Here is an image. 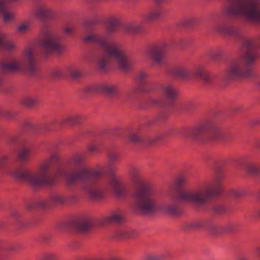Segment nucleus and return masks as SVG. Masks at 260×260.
<instances>
[{
    "label": "nucleus",
    "mask_w": 260,
    "mask_h": 260,
    "mask_svg": "<svg viewBox=\"0 0 260 260\" xmlns=\"http://www.w3.org/2000/svg\"><path fill=\"white\" fill-rule=\"evenodd\" d=\"M129 177L132 183L136 186L133 194L137 207L141 214L150 215L158 210L157 201L152 197L153 191L151 184L142 177L139 170L132 168L129 170Z\"/></svg>",
    "instance_id": "nucleus-1"
},
{
    "label": "nucleus",
    "mask_w": 260,
    "mask_h": 260,
    "mask_svg": "<svg viewBox=\"0 0 260 260\" xmlns=\"http://www.w3.org/2000/svg\"><path fill=\"white\" fill-rule=\"evenodd\" d=\"M57 159L58 156L54 155L46 160L41 165L37 174H33L28 170H16L12 173V176L18 180L27 181L34 189L42 185L54 186L57 178L49 175V169L52 160Z\"/></svg>",
    "instance_id": "nucleus-2"
},
{
    "label": "nucleus",
    "mask_w": 260,
    "mask_h": 260,
    "mask_svg": "<svg viewBox=\"0 0 260 260\" xmlns=\"http://www.w3.org/2000/svg\"><path fill=\"white\" fill-rule=\"evenodd\" d=\"M225 178L223 173L216 175L212 187H206L191 192H181L177 198L184 201H189L200 206L208 204L211 199L222 193L221 182Z\"/></svg>",
    "instance_id": "nucleus-3"
},
{
    "label": "nucleus",
    "mask_w": 260,
    "mask_h": 260,
    "mask_svg": "<svg viewBox=\"0 0 260 260\" xmlns=\"http://www.w3.org/2000/svg\"><path fill=\"white\" fill-rule=\"evenodd\" d=\"M104 48L106 50V54L101 57L98 62V66L100 70H105L111 60L114 61L118 67L123 71H127L131 69V58L122 49L119 44H114Z\"/></svg>",
    "instance_id": "nucleus-4"
},
{
    "label": "nucleus",
    "mask_w": 260,
    "mask_h": 260,
    "mask_svg": "<svg viewBox=\"0 0 260 260\" xmlns=\"http://www.w3.org/2000/svg\"><path fill=\"white\" fill-rule=\"evenodd\" d=\"M226 13L251 20H260V0H233L226 8Z\"/></svg>",
    "instance_id": "nucleus-5"
},
{
    "label": "nucleus",
    "mask_w": 260,
    "mask_h": 260,
    "mask_svg": "<svg viewBox=\"0 0 260 260\" xmlns=\"http://www.w3.org/2000/svg\"><path fill=\"white\" fill-rule=\"evenodd\" d=\"M1 68L5 71H18L26 70L32 73L37 70L36 61L34 51L26 49L21 59H13L1 63Z\"/></svg>",
    "instance_id": "nucleus-6"
},
{
    "label": "nucleus",
    "mask_w": 260,
    "mask_h": 260,
    "mask_svg": "<svg viewBox=\"0 0 260 260\" xmlns=\"http://www.w3.org/2000/svg\"><path fill=\"white\" fill-rule=\"evenodd\" d=\"M209 128L207 133V143L217 141H225L232 138V134L222 129L215 124L212 121L208 120Z\"/></svg>",
    "instance_id": "nucleus-7"
},
{
    "label": "nucleus",
    "mask_w": 260,
    "mask_h": 260,
    "mask_svg": "<svg viewBox=\"0 0 260 260\" xmlns=\"http://www.w3.org/2000/svg\"><path fill=\"white\" fill-rule=\"evenodd\" d=\"M39 46L46 53L51 51L60 52L64 49V47L58 42L57 36L53 33L46 34L40 42Z\"/></svg>",
    "instance_id": "nucleus-8"
},
{
    "label": "nucleus",
    "mask_w": 260,
    "mask_h": 260,
    "mask_svg": "<svg viewBox=\"0 0 260 260\" xmlns=\"http://www.w3.org/2000/svg\"><path fill=\"white\" fill-rule=\"evenodd\" d=\"M208 120L202 122L188 131L187 136L201 143H207Z\"/></svg>",
    "instance_id": "nucleus-9"
},
{
    "label": "nucleus",
    "mask_w": 260,
    "mask_h": 260,
    "mask_svg": "<svg viewBox=\"0 0 260 260\" xmlns=\"http://www.w3.org/2000/svg\"><path fill=\"white\" fill-rule=\"evenodd\" d=\"M242 64V60L241 59L232 61L224 73V79L229 81L243 77L244 72Z\"/></svg>",
    "instance_id": "nucleus-10"
},
{
    "label": "nucleus",
    "mask_w": 260,
    "mask_h": 260,
    "mask_svg": "<svg viewBox=\"0 0 260 260\" xmlns=\"http://www.w3.org/2000/svg\"><path fill=\"white\" fill-rule=\"evenodd\" d=\"M71 225L76 232L81 235H87L91 230L93 222L87 217H80L73 220Z\"/></svg>",
    "instance_id": "nucleus-11"
},
{
    "label": "nucleus",
    "mask_w": 260,
    "mask_h": 260,
    "mask_svg": "<svg viewBox=\"0 0 260 260\" xmlns=\"http://www.w3.org/2000/svg\"><path fill=\"white\" fill-rule=\"evenodd\" d=\"M167 48L165 43L152 45L149 48L147 54L156 64H161L164 62Z\"/></svg>",
    "instance_id": "nucleus-12"
},
{
    "label": "nucleus",
    "mask_w": 260,
    "mask_h": 260,
    "mask_svg": "<svg viewBox=\"0 0 260 260\" xmlns=\"http://www.w3.org/2000/svg\"><path fill=\"white\" fill-rule=\"evenodd\" d=\"M110 183L117 197L121 198L126 194L127 190L123 185L122 180L115 173H112L111 175Z\"/></svg>",
    "instance_id": "nucleus-13"
},
{
    "label": "nucleus",
    "mask_w": 260,
    "mask_h": 260,
    "mask_svg": "<svg viewBox=\"0 0 260 260\" xmlns=\"http://www.w3.org/2000/svg\"><path fill=\"white\" fill-rule=\"evenodd\" d=\"M80 180H86L88 183L99 178L102 173L98 171H93L87 169L82 168L76 172Z\"/></svg>",
    "instance_id": "nucleus-14"
},
{
    "label": "nucleus",
    "mask_w": 260,
    "mask_h": 260,
    "mask_svg": "<svg viewBox=\"0 0 260 260\" xmlns=\"http://www.w3.org/2000/svg\"><path fill=\"white\" fill-rule=\"evenodd\" d=\"M162 92L166 98L172 101H176L179 96V92L172 85H165L162 87Z\"/></svg>",
    "instance_id": "nucleus-15"
},
{
    "label": "nucleus",
    "mask_w": 260,
    "mask_h": 260,
    "mask_svg": "<svg viewBox=\"0 0 260 260\" xmlns=\"http://www.w3.org/2000/svg\"><path fill=\"white\" fill-rule=\"evenodd\" d=\"M85 188L91 199L98 200L104 198V192L95 185H88L85 187Z\"/></svg>",
    "instance_id": "nucleus-16"
},
{
    "label": "nucleus",
    "mask_w": 260,
    "mask_h": 260,
    "mask_svg": "<svg viewBox=\"0 0 260 260\" xmlns=\"http://www.w3.org/2000/svg\"><path fill=\"white\" fill-rule=\"evenodd\" d=\"M85 42H92L98 43L101 47L106 48L109 45L108 41L100 37L98 34H90L86 35L84 37Z\"/></svg>",
    "instance_id": "nucleus-17"
},
{
    "label": "nucleus",
    "mask_w": 260,
    "mask_h": 260,
    "mask_svg": "<svg viewBox=\"0 0 260 260\" xmlns=\"http://www.w3.org/2000/svg\"><path fill=\"white\" fill-rule=\"evenodd\" d=\"M49 203L51 207L53 206H61L66 204L68 201L66 196L58 193H54L49 198Z\"/></svg>",
    "instance_id": "nucleus-18"
},
{
    "label": "nucleus",
    "mask_w": 260,
    "mask_h": 260,
    "mask_svg": "<svg viewBox=\"0 0 260 260\" xmlns=\"http://www.w3.org/2000/svg\"><path fill=\"white\" fill-rule=\"evenodd\" d=\"M144 138L139 132H132L127 135V141L134 145H143Z\"/></svg>",
    "instance_id": "nucleus-19"
},
{
    "label": "nucleus",
    "mask_w": 260,
    "mask_h": 260,
    "mask_svg": "<svg viewBox=\"0 0 260 260\" xmlns=\"http://www.w3.org/2000/svg\"><path fill=\"white\" fill-rule=\"evenodd\" d=\"M246 172L252 176L257 177L260 175V166L254 162H248L245 165Z\"/></svg>",
    "instance_id": "nucleus-20"
},
{
    "label": "nucleus",
    "mask_w": 260,
    "mask_h": 260,
    "mask_svg": "<svg viewBox=\"0 0 260 260\" xmlns=\"http://www.w3.org/2000/svg\"><path fill=\"white\" fill-rule=\"evenodd\" d=\"M162 209L166 213L175 217H179L183 214V211L174 205L165 206Z\"/></svg>",
    "instance_id": "nucleus-21"
},
{
    "label": "nucleus",
    "mask_w": 260,
    "mask_h": 260,
    "mask_svg": "<svg viewBox=\"0 0 260 260\" xmlns=\"http://www.w3.org/2000/svg\"><path fill=\"white\" fill-rule=\"evenodd\" d=\"M175 76L181 78H187L192 77V70L186 67H181L174 70Z\"/></svg>",
    "instance_id": "nucleus-22"
},
{
    "label": "nucleus",
    "mask_w": 260,
    "mask_h": 260,
    "mask_svg": "<svg viewBox=\"0 0 260 260\" xmlns=\"http://www.w3.org/2000/svg\"><path fill=\"white\" fill-rule=\"evenodd\" d=\"M210 212L213 215L219 216L226 214L229 210L225 206L222 205L216 204L211 206Z\"/></svg>",
    "instance_id": "nucleus-23"
},
{
    "label": "nucleus",
    "mask_w": 260,
    "mask_h": 260,
    "mask_svg": "<svg viewBox=\"0 0 260 260\" xmlns=\"http://www.w3.org/2000/svg\"><path fill=\"white\" fill-rule=\"evenodd\" d=\"M6 3L5 1L0 0V12H3V20L5 22H8L14 18L15 14L11 12L4 10Z\"/></svg>",
    "instance_id": "nucleus-24"
},
{
    "label": "nucleus",
    "mask_w": 260,
    "mask_h": 260,
    "mask_svg": "<svg viewBox=\"0 0 260 260\" xmlns=\"http://www.w3.org/2000/svg\"><path fill=\"white\" fill-rule=\"evenodd\" d=\"M163 138L164 136L161 135H156L151 138H144L143 145L148 147L153 146L160 142Z\"/></svg>",
    "instance_id": "nucleus-25"
},
{
    "label": "nucleus",
    "mask_w": 260,
    "mask_h": 260,
    "mask_svg": "<svg viewBox=\"0 0 260 260\" xmlns=\"http://www.w3.org/2000/svg\"><path fill=\"white\" fill-rule=\"evenodd\" d=\"M82 121V118L78 115H71L63 120V122L70 126L79 124Z\"/></svg>",
    "instance_id": "nucleus-26"
},
{
    "label": "nucleus",
    "mask_w": 260,
    "mask_h": 260,
    "mask_svg": "<svg viewBox=\"0 0 260 260\" xmlns=\"http://www.w3.org/2000/svg\"><path fill=\"white\" fill-rule=\"evenodd\" d=\"M50 204L49 200H38L33 203L31 205L28 206L27 208L29 209L32 208H39V209H46L50 208Z\"/></svg>",
    "instance_id": "nucleus-27"
},
{
    "label": "nucleus",
    "mask_w": 260,
    "mask_h": 260,
    "mask_svg": "<svg viewBox=\"0 0 260 260\" xmlns=\"http://www.w3.org/2000/svg\"><path fill=\"white\" fill-rule=\"evenodd\" d=\"M187 183V178L184 175L178 176L174 183V187L176 190H180L185 186Z\"/></svg>",
    "instance_id": "nucleus-28"
},
{
    "label": "nucleus",
    "mask_w": 260,
    "mask_h": 260,
    "mask_svg": "<svg viewBox=\"0 0 260 260\" xmlns=\"http://www.w3.org/2000/svg\"><path fill=\"white\" fill-rule=\"evenodd\" d=\"M136 233L135 231L124 232L117 231L115 233V237L119 240H127L133 238L135 236Z\"/></svg>",
    "instance_id": "nucleus-29"
},
{
    "label": "nucleus",
    "mask_w": 260,
    "mask_h": 260,
    "mask_svg": "<svg viewBox=\"0 0 260 260\" xmlns=\"http://www.w3.org/2000/svg\"><path fill=\"white\" fill-rule=\"evenodd\" d=\"M164 14L160 9L153 10L145 15V18L148 20H154L159 18Z\"/></svg>",
    "instance_id": "nucleus-30"
},
{
    "label": "nucleus",
    "mask_w": 260,
    "mask_h": 260,
    "mask_svg": "<svg viewBox=\"0 0 260 260\" xmlns=\"http://www.w3.org/2000/svg\"><path fill=\"white\" fill-rule=\"evenodd\" d=\"M85 158L86 155L85 154H75L70 158L69 161L71 164H73L75 165H79L84 162Z\"/></svg>",
    "instance_id": "nucleus-31"
},
{
    "label": "nucleus",
    "mask_w": 260,
    "mask_h": 260,
    "mask_svg": "<svg viewBox=\"0 0 260 260\" xmlns=\"http://www.w3.org/2000/svg\"><path fill=\"white\" fill-rule=\"evenodd\" d=\"M181 112L196 113L198 112V107L192 102L186 103L183 106Z\"/></svg>",
    "instance_id": "nucleus-32"
},
{
    "label": "nucleus",
    "mask_w": 260,
    "mask_h": 260,
    "mask_svg": "<svg viewBox=\"0 0 260 260\" xmlns=\"http://www.w3.org/2000/svg\"><path fill=\"white\" fill-rule=\"evenodd\" d=\"M194 76L197 77H200L205 80L206 77H209V74L205 72L202 67H198L193 71H192V76Z\"/></svg>",
    "instance_id": "nucleus-33"
},
{
    "label": "nucleus",
    "mask_w": 260,
    "mask_h": 260,
    "mask_svg": "<svg viewBox=\"0 0 260 260\" xmlns=\"http://www.w3.org/2000/svg\"><path fill=\"white\" fill-rule=\"evenodd\" d=\"M103 90L105 92L110 95H117L120 92L118 87L115 85L105 86L104 87Z\"/></svg>",
    "instance_id": "nucleus-34"
},
{
    "label": "nucleus",
    "mask_w": 260,
    "mask_h": 260,
    "mask_svg": "<svg viewBox=\"0 0 260 260\" xmlns=\"http://www.w3.org/2000/svg\"><path fill=\"white\" fill-rule=\"evenodd\" d=\"M49 10L43 6L37 8L34 11L35 15L39 18H43L48 16L49 14Z\"/></svg>",
    "instance_id": "nucleus-35"
},
{
    "label": "nucleus",
    "mask_w": 260,
    "mask_h": 260,
    "mask_svg": "<svg viewBox=\"0 0 260 260\" xmlns=\"http://www.w3.org/2000/svg\"><path fill=\"white\" fill-rule=\"evenodd\" d=\"M22 104L28 107H31L39 103V100L35 97H27L24 98L21 101Z\"/></svg>",
    "instance_id": "nucleus-36"
},
{
    "label": "nucleus",
    "mask_w": 260,
    "mask_h": 260,
    "mask_svg": "<svg viewBox=\"0 0 260 260\" xmlns=\"http://www.w3.org/2000/svg\"><path fill=\"white\" fill-rule=\"evenodd\" d=\"M122 217L119 214H113L105 218L104 221L107 223H120L122 222Z\"/></svg>",
    "instance_id": "nucleus-37"
},
{
    "label": "nucleus",
    "mask_w": 260,
    "mask_h": 260,
    "mask_svg": "<svg viewBox=\"0 0 260 260\" xmlns=\"http://www.w3.org/2000/svg\"><path fill=\"white\" fill-rule=\"evenodd\" d=\"M208 230L210 234L213 236H220L223 234L222 226L211 225L208 226Z\"/></svg>",
    "instance_id": "nucleus-38"
},
{
    "label": "nucleus",
    "mask_w": 260,
    "mask_h": 260,
    "mask_svg": "<svg viewBox=\"0 0 260 260\" xmlns=\"http://www.w3.org/2000/svg\"><path fill=\"white\" fill-rule=\"evenodd\" d=\"M125 29L130 32H136L140 30L142 26L137 23L131 22L125 25Z\"/></svg>",
    "instance_id": "nucleus-39"
},
{
    "label": "nucleus",
    "mask_w": 260,
    "mask_h": 260,
    "mask_svg": "<svg viewBox=\"0 0 260 260\" xmlns=\"http://www.w3.org/2000/svg\"><path fill=\"white\" fill-rule=\"evenodd\" d=\"M223 234H234L238 231V226L236 224H229L222 226Z\"/></svg>",
    "instance_id": "nucleus-40"
},
{
    "label": "nucleus",
    "mask_w": 260,
    "mask_h": 260,
    "mask_svg": "<svg viewBox=\"0 0 260 260\" xmlns=\"http://www.w3.org/2000/svg\"><path fill=\"white\" fill-rule=\"evenodd\" d=\"M256 58V55L252 52H247L246 53L244 56V61L245 63L248 65L252 64L254 62Z\"/></svg>",
    "instance_id": "nucleus-41"
},
{
    "label": "nucleus",
    "mask_w": 260,
    "mask_h": 260,
    "mask_svg": "<svg viewBox=\"0 0 260 260\" xmlns=\"http://www.w3.org/2000/svg\"><path fill=\"white\" fill-rule=\"evenodd\" d=\"M80 179L76 172L71 174L69 175L67 180V184L69 186H72Z\"/></svg>",
    "instance_id": "nucleus-42"
},
{
    "label": "nucleus",
    "mask_w": 260,
    "mask_h": 260,
    "mask_svg": "<svg viewBox=\"0 0 260 260\" xmlns=\"http://www.w3.org/2000/svg\"><path fill=\"white\" fill-rule=\"evenodd\" d=\"M29 150L28 149H23L18 153V158L21 161H24L27 158L29 154Z\"/></svg>",
    "instance_id": "nucleus-43"
},
{
    "label": "nucleus",
    "mask_w": 260,
    "mask_h": 260,
    "mask_svg": "<svg viewBox=\"0 0 260 260\" xmlns=\"http://www.w3.org/2000/svg\"><path fill=\"white\" fill-rule=\"evenodd\" d=\"M119 25V21L116 18L111 19L108 24V29L109 31H112L117 27Z\"/></svg>",
    "instance_id": "nucleus-44"
},
{
    "label": "nucleus",
    "mask_w": 260,
    "mask_h": 260,
    "mask_svg": "<svg viewBox=\"0 0 260 260\" xmlns=\"http://www.w3.org/2000/svg\"><path fill=\"white\" fill-rule=\"evenodd\" d=\"M119 154L116 152H110L108 153L107 157L110 164H114L118 161Z\"/></svg>",
    "instance_id": "nucleus-45"
},
{
    "label": "nucleus",
    "mask_w": 260,
    "mask_h": 260,
    "mask_svg": "<svg viewBox=\"0 0 260 260\" xmlns=\"http://www.w3.org/2000/svg\"><path fill=\"white\" fill-rule=\"evenodd\" d=\"M11 216L16 220V224L19 225L21 224V216L20 214L18 212L16 211H12L11 213Z\"/></svg>",
    "instance_id": "nucleus-46"
},
{
    "label": "nucleus",
    "mask_w": 260,
    "mask_h": 260,
    "mask_svg": "<svg viewBox=\"0 0 260 260\" xmlns=\"http://www.w3.org/2000/svg\"><path fill=\"white\" fill-rule=\"evenodd\" d=\"M3 47L7 51H11L16 48V44L10 41H4Z\"/></svg>",
    "instance_id": "nucleus-47"
},
{
    "label": "nucleus",
    "mask_w": 260,
    "mask_h": 260,
    "mask_svg": "<svg viewBox=\"0 0 260 260\" xmlns=\"http://www.w3.org/2000/svg\"><path fill=\"white\" fill-rule=\"evenodd\" d=\"M41 260H58V259L54 254L45 253L42 255Z\"/></svg>",
    "instance_id": "nucleus-48"
},
{
    "label": "nucleus",
    "mask_w": 260,
    "mask_h": 260,
    "mask_svg": "<svg viewBox=\"0 0 260 260\" xmlns=\"http://www.w3.org/2000/svg\"><path fill=\"white\" fill-rule=\"evenodd\" d=\"M176 44L179 47L183 48L189 44V41L185 39H180L176 42Z\"/></svg>",
    "instance_id": "nucleus-49"
},
{
    "label": "nucleus",
    "mask_w": 260,
    "mask_h": 260,
    "mask_svg": "<svg viewBox=\"0 0 260 260\" xmlns=\"http://www.w3.org/2000/svg\"><path fill=\"white\" fill-rule=\"evenodd\" d=\"M30 28V25L29 24L27 23H23L21 25H20L18 27V30L19 32L23 33L27 31H28Z\"/></svg>",
    "instance_id": "nucleus-50"
},
{
    "label": "nucleus",
    "mask_w": 260,
    "mask_h": 260,
    "mask_svg": "<svg viewBox=\"0 0 260 260\" xmlns=\"http://www.w3.org/2000/svg\"><path fill=\"white\" fill-rule=\"evenodd\" d=\"M10 158V157L9 155H3L0 157V168L6 165Z\"/></svg>",
    "instance_id": "nucleus-51"
},
{
    "label": "nucleus",
    "mask_w": 260,
    "mask_h": 260,
    "mask_svg": "<svg viewBox=\"0 0 260 260\" xmlns=\"http://www.w3.org/2000/svg\"><path fill=\"white\" fill-rule=\"evenodd\" d=\"M96 89V87L94 85H87L84 87L83 91L85 93H90L93 92Z\"/></svg>",
    "instance_id": "nucleus-52"
},
{
    "label": "nucleus",
    "mask_w": 260,
    "mask_h": 260,
    "mask_svg": "<svg viewBox=\"0 0 260 260\" xmlns=\"http://www.w3.org/2000/svg\"><path fill=\"white\" fill-rule=\"evenodd\" d=\"M70 76L74 79H77L80 77L82 73L81 72L77 70H73L70 72Z\"/></svg>",
    "instance_id": "nucleus-53"
},
{
    "label": "nucleus",
    "mask_w": 260,
    "mask_h": 260,
    "mask_svg": "<svg viewBox=\"0 0 260 260\" xmlns=\"http://www.w3.org/2000/svg\"><path fill=\"white\" fill-rule=\"evenodd\" d=\"M62 72L59 70H52L50 73V76L53 78H57L61 76Z\"/></svg>",
    "instance_id": "nucleus-54"
},
{
    "label": "nucleus",
    "mask_w": 260,
    "mask_h": 260,
    "mask_svg": "<svg viewBox=\"0 0 260 260\" xmlns=\"http://www.w3.org/2000/svg\"><path fill=\"white\" fill-rule=\"evenodd\" d=\"M87 150L89 152L92 153H98L99 152V149L98 147L94 145H90L88 147Z\"/></svg>",
    "instance_id": "nucleus-55"
},
{
    "label": "nucleus",
    "mask_w": 260,
    "mask_h": 260,
    "mask_svg": "<svg viewBox=\"0 0 260 260\" xmlns=\"http://www.w3.org/2000/svg\"><path fill=\"white\" fill-rule=\"evenodd\" d=\"M18 137L17 136H12L7 138V142L11 144L15 143L18 140Z\"/></svg>",
    "instance_id": "nucleus-56"
},
{
    "label": "nucleus",
    "mask_w": 260,
    "mask_h": 260,
    "mask_svg": "<svg viewBox=\"0 0 260 260\" xmlns=\"http://www.w3.org/2000/svg\"><path fill=\"white\" fill-rule=\"evenodd\" d=\"M148 74L145 72H141L138 75L137 78L140 81H143L147 77Z\"/></svg>",
    "instance_id": "nucleus-57"
},
{
    "label": "nucleus",
    "mask_w": 260,
    "mask_h": 260,
    "mask_svg": "<svg viewBox=\"0 0 260 260\" xmlns=\"http://www.w3.org/2000/svg\"><path fill=\"white\" fill-rule=\"evenodd\" d=\"M233 112L234 113H245L246 112L245 109L241 107V106H237L234 108L233 110Z\"/></svg>",
    "instance_id": "nucleus-58"
},
{
    "label": "nucleus",
    "mask_w": 260,
    "mask_h": 260,
    "mask_svg": "<svg viewBox=\"0 0 260 260\" xmlns=\"http://www.w3.org/2000/svg\"><path fill=\"white\" fill-rule=\"evenodd\" d=\"M15 250H16V247L13 246H7L6 247H4L3 251L11 252V251H15Z\"/></svg>",
    "instance_id": "nucleus-59"
},
{
    "label": "nucleus",
    "mask_w": 260,
    "mask_h": 260,
    "mask_svg": "<svg viewBox=\"0 0 260 260\" xmlns=\"http://www.w3.org/2000/svg\"><path fill=\"white\" fill-rule=\"evenodd\" d=\"M168 118L167 115H159L157 118L158 121H164Z\"/></svg>",
    "instance_id": "nucleus-60"
},
{
    "label": "nucleus",
    "mask_w": 260,
    "mask_h": 260,
    "mask_svg": "<svg viewBox=\"0 0 260 260\" xmlns=\"http://www.w3.org/2000/svg\"><path fill=\"white\" fill-rule=\"evenodd\" d=\"M3 118L6 120H11L14 118V115H3Z\"/></svg>",
    "instance_id": "nucleus-61"
},
{
    "label": "nucleus",
    "mask_w": 260,
    "mask_h": 260,
    "mask_svg": "<svg viewBox=\"0 0 260 260\" xmlns=\"http://www.w3.org/2000/svg\"><path fill=\"white\" fill-rule=\"evenodd\" d=\"M232 194L236 197H239L241 196V193L240 192L236 190H232Z\"/></svg>",
    "instance_id": "nucleus-62"
},
{
    "label": "nucleus",
    "mask_w": 260,
    "mask_h": 260,
    "mask_svg": "<svg viewBox=\"0 0 260 260\" xmlns=\"http://www.w3.org/2000/svg\"><path fill=\"white\" fill-rule=\"evenodd\" d=\"M254 147L260 149V140H256L254 143Z\"/></svg>",
    "instance_id": "nucleus-63"
},
{
    "label": "nucleus",
    "mask_w": 260,
    "mask_h": 260,
    "mask_svg": "<svg viewBox=\"0 0 260 260\" xmlns=\"http://www.w3.org/2000/svg\"><path fill=\"white\" fill-rule=\"evenodd\" d=\"M146 260H159V259L157 257H154L153 256H148L147 257Z\"/></svg>",
    "instance_id": "nucleus-64"
}]
</instances>
